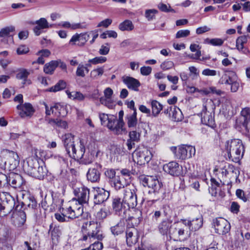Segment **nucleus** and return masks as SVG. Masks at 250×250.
<instances>
[{"instance_id": "2", "label": "nucleus", "mask_w": 250, "mask_h": 250, "mask_svg": "<svg viewBox=\"0 0 250 250\" xmlns=\"http://www.w3.org/2000/svg\"><path fill=\"white\" fill-rule=\"evenodd\" d=\"M22 206L15 200L9 192H0V216H5L12 210L17 213L21 218V222L23 223L26 221L25 213L22 210Z\"/></svg>"}, {"instance_id": "23", "label": "nucleus", "mask_w": 250, "mask_h": 250, "mask_svg": "<svg viewBox=\"0 0 250 250\" xmlns=\"http://www.w3.org/2000/svg\"><path fill=\"white\" fill-rule=\"evenodd\" d=\"M89 39V35L87 33H76L73 35L69 41L71 45H77L83 46Z\"/></svg>"}, {"instance_id": "3", "label": "nucleus", "mask_w": 250, "mask_h": 250, "mask_svg": "<svg viewBox=\"0 0 250 250\" xmlns=\"http://www.w3.org/2000/svg\"><path fill=\"white\" fill-rule=\"evenodd\" d=\"M225 149L229 160L235 163L242 158L245 151L241 140L236 139L226 141Z\"/></svg>"}, {"instance_id": "20", "label": "nucleus", "mask_w": 250, "mask_h": 250, "mask_svg": "<svg viewBox=\"0 0 250 250\" xmlns=\"http://www.w3.org/2000/svg\"><path fill=\"white\" fill-rule=\"evenodd\" d=\"M24 184L22 177L19 174L12 172L7 176V184L14 188H22Z\"/></svg>"}, {"instance_id": "32", "label": "nucleus", "mask_w": 250, "mask_h": 250, "mask_svg": "<svg viewBox=\"0 0 250 250\" xmlns=\"http://www.w3.org/2000/svg\"><path fill=\"white\" fill-rule=\"evenodd\" d=\"M171 211V210L169 206L164 205L162 206L160 210H155L152 213V218L153 220L157 221L162 214L167 217L169 216Z\"/></svg>"}, {"instance_id": "10", "label": "nucleus", "mask_w": 250, "mask_h": 250, "mask_svg": "<svg viewBox=\"0 0 250 250\" xmlns=\"http://www.w3.org/2000/svg\"><path fill=\"white\" fill-rule=\"evenodd\" d=\"M171 150L174 153L177 159L185 160L191 158L195 154V148L191 146H180L177 148L176 147L171 148Z\"/></svg>"}, {"instance_id": "27", "label": "nucleus", "mask_w": 250, "mask_h": 250, "mask_svg": "<svg viewBox=\"0 0 250 250\" xmlns=\"http://www.w3.org/2000/svg\"><path fill=\"white\" fill-rule=\"evenodd\" d=\"M164 170L172 176H178L181 173L182 168L175 161L170 162L163 166Z\"/></svg>"}, {"instance_id": "51", "label": "nucleus", "mask_w": 250, "mask_h": 250, "mask_svg": "<svg viewBox=\"0 0 250 250\" xmlns=\"http://www.w3.org/2000/svg\"><path fill=\"white\" fill-rule=\"evenodd\" d=\"M204 43L213 46H221L224 43V40L220 38H207L204 40Z\"/></svg>"}, {"instance_id": "59", "label": "nucleus", "mask_w": 250, "mask_h": 250, "mask_svg": "<svg viewBox=\"0 0 250 250\" xmlns=\"http://www.w3.org/2000/svg\"><path fill=\"white\" fill-rule=\"evenodd\" d=\"M53 240L57 239L60 234V231L58 228L54 227L52 228V225L50 226L49 232Z\"/></svg>"}, {"instance_id": "6", "label": "nucleus", "mask_w": 250, "mask_h": 250, "mask_svg": "<svg viewBox=\"0 0 250 250\" xmlns=\"http://www.w3.org/2000/svg\"><path fill=\"white\" fill-rule=\"evenodd\" d=\"M63 214L68 219H74L81 216L83 212V206L75 200L70 201L62 207Z\"/></svg>"}, {"instance_id": "18", "label": "nucleus", "mask_w": 250, "mask_h": 250, "mask_svg": "<svg viewBox=\"0 0 250 250\" xmlns=\"http://www.w3.org/2000/svg\"><path fill=\"white\" fill-rule=\"evenodd\" d=\"M239 172L237 168L229 164H226L220 171L223 179H236L238 176Z\"/></svg>"}, {"instance_id": "60", "label": "nucleus", "mask_w": 250, "mask_h": 250, "mask_svg": "<svg viewBox=\"0 0 250 250\" xmlns=\"http://www.w3.org/2000/svg\"><path fill=\"white\" fill-rule=\"evenodd\" d=\"M158 11L156 9H147L145 12V17L148 21L152 20L155 18V15L157 13Z\"/></svg>"}, {"instance_id": "33", "label": "nucleus", "mask_w": 250, "mask_h": 250, "mask_svg": "<svg viewBox=\"0 0 250 250\" xmlns=\"http://www.w3.org/2000/svg\"><path fill=\"white\" fill-rule=\"evenodd\" d=\"M52 113L54 114L57 117H64L67 114L65 105L61 104H56L51 106Z\"/></svg>"}, {"instance_id": "7", "label": "nucleus", "mask_w": 250, "mask_h": 250, "mask_svg": "<svg viewBox=\"0 0 250 250\" xmlns=\"http://www.w3.org/2000/svg\"><path fill=\"white\" fill-rule=\"evenodd\" d=\"M87 148L88 151L85 154V148L84 145L83 153L82 157L79 158L81 160V163L85 165L91 164L100 152L98 145L94 141L90 142L87 146Z\"/></svg>"}, {"instance_id": "61", "label": "nucleus", "mask_w": 250, "mask_h": 250, "mask_svg": "<svg viewBox=\"0 0 250 250\" xmlns=\"http://www.w3.org/2000/svg\"><path fill=\"white\" fill-rule=\"evenodd\" d=\"M60 213H56L55 214V218L60 222L68 221L69 219L66 218V216L63 214L62 211V207L60 208Z\"/></svg>"}, {"instance_id": "4", "label": "nucleus", "mask_w": 250, "mask_h": 250, "mask_svg": "<svg viewBox=\"0 0 250 250\" xmlns=\"http://www.w3.org/2000/svg\"><path fill=\"white\" fill-rule=\"evenodd\" d=\"M20 158L17 152L7 149L0 152V168L9 171L14 170L19 166Z\"/></svg>"}, {"instance_id": "11", "label": "nucleus", "mask_w": 250, "mask_h": 250, "mask_svg": "<svg viewBox=\"0 0 250 250\" xmlns=\"http://www.w3.org/2000/svg\"><path fill=\"white\" fill-rule=\"evenodd\" d=\"M136 191L137 189L133 185L124 190L123 200L129 208H135L137 204Z\"/></svg>"}, {"instance_id": "47", "label": "nucleus", "mask_w": 250, "mask_h": 250, "mask_svg": "<svg viewBox=\"0 0 250 250\" xmlns=\"http://www.w3.org/2000/svg\"><path fill=\"white\" fill-rule=\"evenodd\" d=\"M134 28V25L131 21L125 20L119 25V29L122 31H131Z\"/></svg>"}, {"instance_id": "55", "label": "nucleus", "mask_w": 250, "mask_h": 250, "mask_svg": "<svg viewBox=\"0 0 250 250\" xmlns=\"http://www.w3.org/2000/svg\"><path fill=\"white\" fill-rule=\"evenodd\" d=\"M107 61V58L105 57L99 56L96 57L93 59H89L88 61V62L92 64L96 65L98 64H102L105 62Z\"/></svg>"}, {"instance_id": "46", "label": "nucleus", "mask_w": 250, "mask_h": 250, "mask_svg": "<svg viewBox=\"0 0 250 250\" xmlns=\"http://www.w3.org/2000/svg\"><path fill=\"white\" fill-rule=\"evenodd\" d=\"M57 67V62L55 61H52L45 64L43 70L46 74H52Z\"/></svg>"}, {"instance_id": "5", "label": "nucleus", "mask_w": 250, "mask_h": 250, "mask_svg": "<svg viewBox=\"0 0 250 250\" xmlns=\"http://www.w3.org/2000/svg\"><path fill=\"white\" fill-rule=\"evenodd\" d=\"M215 109L213 102L211 99H208L204 104L201 112L202 123L212 128L215 126L213 115Z\"/></svg>"}, {"instance_id": "44", "label": "nucleus", "mask_w": 250, "mask_h": 250, "mask_svg": "<svg viewBox=\"0 0 250 250\" xmlns=\"http://www.w3.org/2000/svg\"><path fill=\"white\" fill-rule=\"evenodd\" d=\"M152 108V114L153 116L156 117L163 108L162 105L158 101L153 100L151 103Z\"/></svg>"}, {"instance_id": "57", "label": "nucleus", "mask_w": 250, "mask_h": 250, "mask_svg": "<svg viewBox=\"0 0 250 250\" xmlns=\"http://www.w3.org/2000/svg\"><path fill=\"white\" fill-rule=\"evenodd\" d=\"M84 71L88 73L89 70L86 66H84L83 64H80L76 70V75L77 76L84 77L85 76Z\"/></svg>"}, {"instance_id": "14", "label": "nucleus", "mask_w": 250, "mask_h": 250, "mask_svg": "<svg viewBox=\"0 0 250 250\" xmlns=\"http://www.w3.org/2000/svg\"><path fill=\"white\" fill-rule=\"evenodd\" d=\"M213 224L215 232L220 235L226 234L230 229L229 223L224 218L219 217L214 219Z\"/></svg>"}, {"instance_id": "13", "label": "nucleus", "mask_w": 250, "mask_h": 250, "mask_svg": "<svg viewBox=\"0 0 250 250\" xmlns=\"http://www.w3.org/2000/svg\"><path fill=\"white\" fill-rule=\"evenodd\" d=\"M89 189L84 186L76 188L74 189L75 198L72 200L77 201L79 204H81L82 206L83 204H86L89 201Z\"/></svg>"}, {"instance_id": "31", "label": "nucleus", "mask_w": 250, "mask_h": 250, "mask_svg": "<svg viewBox=\"0 0 250 250\" xmlns=\"http://www.w3.org/2000/svg\"><path fill=\"white\" fill-rule=\"evenodd\" d=\"M184 222L188 226L189 230L196 231L202 227L203 219L202 216H199L192 220L184 219Z\"/></svg>"}, {"instance_id": "63", "label": "nucleus", "mask_w": 250, "mask_h": 250, "mask_svg": "<svg viewBox=\"0 0 250 250\" xmlns=\"http://www.w3.org/2000/svg\"><path fill=\"white\" fill-rule=\"evenodd\" d=\"M236 46L239 51H241L244 54H247L249 52L247 48L244 47V44L238 38L236 41Z\"/></svg>"}, {"instance_id": "22", "label": "nucleus", "mask_w": 250, "mask_h": 250, "mask_svg": "<svg viewBox=\"0 0 250 250\" xmlns=\"http://www.w3.org/2000/svg\"><path fill=\"white\" fill-rule=\"evenodd\" d=\"M21 117H31L35 112L32 105L29 103L19 104L16 107Z\"/></svg>"}, {"instance_id": "41", "label": "nucleus", "mask_w": 250, "mask_h": 250, "mask_svg": "<svg viewBox=\"0 0 250 250\" xmlns=\"http://www.w3.org/2000/svg\"><path fill=\"white\" fill-rule=\"evenodd\" d=\"M125 229V224L122 221H120L116 225L110 228L111 231L114 235H118L122 233Z\"/></svg>"}, {"instance_id": "54", "label": "nucleus", "mask_w": 250, "mask_h": 250, "mask_svg": "<svg viewBox=\"0 0 250 250\" xmlns=\"http://www.w3.org/2000/svg\"><path fill=\"white\" fill-rule=\"evenodd\" d=\"M8 229L0 223V241H5L8 236Z\"/></svg>"}, {"instance_id": "37", "label": "nucleus", "mask_w": 250, "mask_h": 250, "mask_svg": "<svg viewBox=\"0 0 250 250\" xmlns=\"http://www.w3.org/2000/svg\"><path fill=\"white\" fill-rule=\"evenodd\" d=\"M58 26L60 27L66 28L70 30H76L78 29L85 28V25H83L80 23H70L67 21H61L58 24Z\"/></svg>"}, {"instance_id": "15", "label": "nucleus", "mask_w": 250, "mask_h": 250, "mask_svg": "<svg viewBox=\"0 0 250 250\" xmlns=\"http://www.w3.org/2000/svg\"><path fill=\"white\" fill-rule=\"evenodd\" d=\"M112 208L116 214L123 217L129 209L123 200L119 197L113 199Z\"/></svg>"}, {"instance_id": "64", "label": "nucleus", "mask_w": 250, "mask_h": 250, "mask_svg": "<svg viewBox=\"0 0 250 250\" xmlns=\"http://www.w3.org/2000/svg\"><path fill=\"white\" fill-rule=\"evenodd\" d=\"M110 50L109 44L108 43L103 44L101 46L99 53L102 55H106L108 54Z\"/></svg>"}, {"instance_id": "48", "label": "nucleus", "mask_w": 250, "mask_h": 250, "mask_svg": "<svg viewBox=\"0 0 250 250\" xmlns=\"http://www.w3.org/2000/svg\"><path fill=\"white\" fill-rule=\"evenodd\" d=\"M30 74V72L26 69L21 68L18 70V73L16 75V78L19 80L23 81V83L27 81V79Z\"/></svg>"}, {"instance_id": "30", "label": "nucleus", "mask_w": 250, "mask_h": 250, "mask_svg": "<svg viewBox=\"0 0 250 250\" xmlns=\"http://www.w3.org/2000/svg\"><path fill=\"white\" fill-rule=\"evenodd\" d=\"M112 94L113 90L110 88L107 87L104 90V96L100 99L101 103L110 109H112L115 106L111 99Z\"/></svg>"}, {"instance_id": "25", "label": "nucleus", "mask_w": 250, "mask_h": 250, "mask_svg": "<svg viewBox=\"0 0 250 250\" xmlns=\"http://www.w3.org/2000/svg\"><path fill=\"white\" fill-rule=\"evenodd\" d=\"M134 153L136 156L138 163L141 165L149 162L151 159L150 151L146 148L136 150Z\"/></svg>"}, {"instance_id": "58", "label": "nucleus", "mask_w": 250, "mask_h": 250, "mask_svg": "<svg viewBox=\"0 0 250 250\" xmlns=\"http://www.w3.org/2000/svg\"><path fill=\"white\" fill-rule=\"evenodd\" d=\"M108 212L105 209L102 208L98 211L95 217L97 220L101 221L105 219L108 215Z\"/></svg>"}, {"instance_id": "49", "label": "nucleus", "mask_w": 250, "mask_h": 250, "mask_svg": "<svg viewBox=\"0 0 250 250\" xmlns=\"http://www.w3.org/2000/svg\"><path fill=\"white\" fill-rule=\"evenodd\" d=\"M62 141L65 147L75 144L74 137L70 133L65 134L62 136Z\"/></svg>"}, {"instance_id": "1", "label": "nucleus", "mask_w": 250, "mask_h": 250, "mask_svg": "<svg viewBox=\"0 0 250 250\" xmlns=\"http://www.w3.org/2000/svg\"><path fill=\"white\" fill-rule=\"evenodd\" d=\"M82 229L83 234L82 240L89 242L96 239L98 240L88 247L89 250H101L103 246L99 241L102 240L103 235L98 223L94 221L87 222L83 225Z\"/></svg>"}, {"instance_id": "45", "label": "nucleus", "mask_w": 250, "mask_h": 250, "mask_svg": "<svg viewBox=\"0 0 250 250\" xmlns=\"http://www.w3.org/2000/svg\"><path fill=\"white\" fill-rule=\"evenodd\" d=\"M66 93L68 98L72 100L82 101L85 98V96L80 92L66 91Z\"/></svg>"}, {"instance_id": "56", "label": "nucleus", "mask_w": 250, "mask_h": 250, "mask_svg": "<svg viewBox=\"0 0 250 250\" xmlns=\"http://www.w3.org/2000/svg\"><path fill=\"white\" fill-rule=\"evenodd\" d=\"M15 30L14 27L12 26H8L2 28L0 30V37L3 38L8 36L11 32Z\"/></svg>"}, {"instance_id": "53", "label": "nucleus", "mask_w": 250, "mask_h": 250, "mask_svg": "<svg viewBox=\"0 0 250 250\" xmlns=\"http://www.w3.org/2000/svg\"><path fill=\"white\" fill-rule=\"evenodd\" d=\"M99 118L101 120V124L103 125H106L110 123V119H112V117H115L112 115H108L105 113H99Z\"/></svg>"}, {"instance_id": "36", "label": "nucleus", "mask_w": 250, "mask_h": 250, "mask_svg": "<svg viewBox=\"0 0 250 250\" xmlns=\"http://www.w3.org/2000/svg\"><path fill=\"white\" fill-rule=\"evenodd\" d=\"M143 129H145L143 124H138L137 127L135 128V130L130 131L129 132V139L136 142H138L140 141L141 134Z\"/></svg>"}, {"instance_id": "34", "label": "nucleus", "mask_w": 250, "mask_h": 250, "mask_svg": "<svg viewBox=\"0 0 250 250\" xmlns=\"http://www.w3.org/2000/svg\"><path fill=\"white\" fill-rule=\"evenodd\" d=\"M125 119L127 126L130 128H136L138 124H143L142 123H138L136 110H135L132 114L126 115Z\"/></svg>"}, {"instance_id": "24", "label": "nucleus", "mask_w": 250, "mask_h": 250, "mask_svg": "<svg viewBox=\"0 0 250 250\" xmlns=\"http://www.w3.org/2000/svg\"><path fill=\"white\" fill-rule=\"evenodd\" d=\"M39 162L34 156L29 157L23 162V169L25 172L30 175L32 172L37 168Z\"/></svg>"}, {"instance_id": "50", "label": "nucleus", "mask_w": 250, "mask_h": 250, "mask_svg": "<svg viewBox=\"0 0 250 250\" xmlns=\"http://www.w3.org/2000/svg\"><path fill=\"white\" fill-rule=\"evenodd\" d=\"M66 86L65 82L63 80H60L54 86L49 88V91L56 92L64 89Z\"/></svg>"}, {"instance_id": "62", "label": "nucleus", "mask_w": 250, "mask_h": 250, "mask_svg": "<svg viewBox=\"0 0 250 250\" xmlns=\"http://www.w3.org/2000/svg\"><path fill=\"white\" fill-rule=\"evenodd\" d=\"M35 154H34V157L37 159L38 160V159H47L48 157L46 156V151H45L43 150L42 149H36L34 150Z\"/></svg>"}, {"instance_id": "16", "label": "nucleus", "mask_w": 250, "mask_h": 250, "mask_svg": "<svg viewBox=\"0 0 250 250\" xmlns=\"http://www.w3.org/2000/svg\"><path fill=\"white\" fill-rule=\"evenodd\" d=\"M92 193L93 194V202L99 205L105 201L109 196V192L103 188H93Z\"/></svg>"}, {"instance_id": "8", "label": "nucleus", "mask_w": 250, "mask_h": 250, "mask_svg": "<svg viewBox=\"0 0 250 250\" xmlns=\"http://www.w3.org/2000/svg\"><path fill=\"white\" fill-rule=\"evenodd\" d=\"M219 83L221 84L230 85V90L232 92H236L239 88L237 75L233 71H225L219 80Z\"/></svg>"}, {"instance_id": "19", "label": "nucleus", "mask_w": 250, "mask_h": 250, "mask_svg": "<svg viewBox=\"0 0 250 250\" xmlns=\"http://www.w3.org/2000/svg\"><path fill=\"white\" fill-rule=\"evenodd\" d=\"M185 234H188V229L184 222V219L173 224L171 235L175 237H183Z\"/></svg>"}, {"instance_id": "9", "label": "nucleus", "mask_w": 250, "mask_h": 250, "mask_svg": "<svg viewBox=\"0 0 250 250\" xmlns=\"http://www.w3.org/2000/svg\"><path fill=\"white\" fill-rule=\"evenodd\" d=\"M141 184L144 187L151 188L152 192L154 193L159 192L161 189L162 184L155 176L141 175L139 176Z\"/></svg>"}, {"instance_id": "52", "label": "nucleus", "mask_w": 250, "mask_h": 250, "mask_svg": "<svg viewBox=\"0 0 250 250\" xmlns=\"http://www.w3.org/2000/svg\"><path fill=\"white\" fill-rule=\"evenodd\" d=\"M241 115L244 117L243 126L247 127V124L250 121V108H245L241 112Z\"/></svg>"}, {"instance_id": "28", "label": "nucleus", "mask_w": 250, "mask_h": 250, "mask_svg": "<svg viewBox=\"0 0 250 250\" xmlns=\"http://www.w3.org/2000/svg\"><path fill=\"white\" fill-rule=\"evenodd\" d=\"M139 234L137 230L134 228H128L126 230V242L128 246L135 244L138 240Z\"/></svg>"}, {"instance_id": "39", "label": "nucleus", "mask_w": 250, "mask_h": 250, "mask_svg": "<svg viewBox=\"0 0 250 250\" xmlns=\"http://www.w3.org/2000/svg\"><path fill=\"white\" fill-rule=\"evenodd\" d=\"M46 174V169L43 166H40L39 165L37 168L35 169L30 175L39 179H42Z\"/></svg>"}, {"instance_id": "26", "label": "nucleus", "mask_w": 250, "mask_h": 250, "mask_svg": "<svg viewBox=\"0 0 250 250\" xmlns=\"http://www.w3.org/2000/svg\"><path fill=\"white\" fill-rule=\"evenodd\" d=\"M100 168L101 166L98 164L94 167L89 168L86 173L87 179L92 183L98 182L100 179Z\"/></svg>"}, {"instance_id": "38", "label": "nucleus", "mask_w": 250, "mask_h": 250, "mask_svg": "<svg viewBox=\"0 0 250 250\" xmlns=\"http://www.w3.org/2000/svg\"><path fill=\"white\" fill-rule=\"evenodd\" d=\"M130 181L126 179L124 176H117L115 177L113 181V185L115 189L117 190L120 189L126 186Z\"/></svg>"}, {"instance_id": "29", "label": "nucleus", "mask_w": 250, "mask_h": 250, "mask_svg": "<svg viewBox=\"0 0 250 250\" xmlns=\"http://www.w3.org/2000/svg\"><path fill=\"white\" fill-rule=\"evenodd\" d=\"M122 80L127 88L134 91H138L141 85L140 82L137 80L130 76H124Z\"/></svg>"}, {"instance_id": "12", "label": "nucleus", "mask_w": 250, "mask_h": 250, "mask_svg": "<svg viewBox=\"0 0 250 250\" xmlns=\"http://www.w3.org/2000/svg\"><path fill=\"white\" fill-rule=\"evenodd\" d=\"M112 119H110V123L107 124L108 128L117 135L122 134L126 132L123 118L120 117L118 119H117L116 117H112Z\"/></svg>"}, {"instance_id": "40", "label": "nucleus", "mask_w": 250, "mask_h": 250, "mask_svg": "<svg viewBox=\"0 0 250 250\" xmlns=\"http://www.w3.org/2000/svg\"><path fill=\"white\" fill-rule=\"evenodd\" d=\"M170 111L171 112L172 120L175 122H179L182 120L183 115L181 110L176 107H170Z\"/></svg>"}, {"instance_id": "42", "label": "nucleus", "mask_w": 250, "mask_h": 250, "mask_svg": "<svg viewBox=\"0 0 250 250\" xmlns=\"http://www.w3.org/2000/svg\"><path fill=\"white\" fill-rule=\"evenodd\" d=\"M104 72V66H98L91 70L90 73V76L92 80H97L102 76Z\"/></svg>"}, {"instance_id": "43", "label": "nucleus", "mask_w": 250, "mask_h": 250, "mask_svg": "<svg viewBox=\"0 0 250 250\" xmlns=\"http://www.w3.org/2000/svg\"><path fill=\"white\" fill-rule=\"evenodd\" d=\"M220 186V183L215 179H210V186L209 187L208 191L209 193L212 196H216L218 191V188Z\"/></svg>"}, {"instance_id": "35", "label": "nucleus", "mask_w": 250, "mask_h": 250, "mask_svg": "<svg viewBox=\"0 0 250 250\" xmlns=\"http://www.w3.org/2000/svg\"><path fill=\"white\" fill-rule=\"evenodd\" d=\"M35 23L37 24L34 28V32L36 35L39 36L41 34L42 29L49 28V24L47 20L43 18H41L40 20L36 21Z\"/></svg>"}, {"instance_id": "21", "label": "nucleus", "mask_w": 250, "mask_h": 250, "mask_svg": "<svg viewBox=\"0 0 250 250\" xmlns=\"http://www.w3.org/2000/svg\"><path fill=\"white\" fill-rule=\"evenodd\" d=\"M172 222V220L169 216L163 219L158 227L159 232L163 235L171 236V232L173 229Z\"/></svg>"}, {"instance_id": "17", "label": "nucleus", "mask_w": 250, "mask_h": 250, "mask_svg": "<svg viewBox=\"0 0 250 250\" xmlns=\"http://www.w3.org/2000/svg\"><path fill=\"white\" fill-rule=\"evenodd\" d=\"M79 143V148L78 150L76 148V144L69 145L65 147L67 154L69 157L74 159H79L80 157H82L83 153V150L84 149V143L83 140H80Z\"/></svg>"}]
</instances>
